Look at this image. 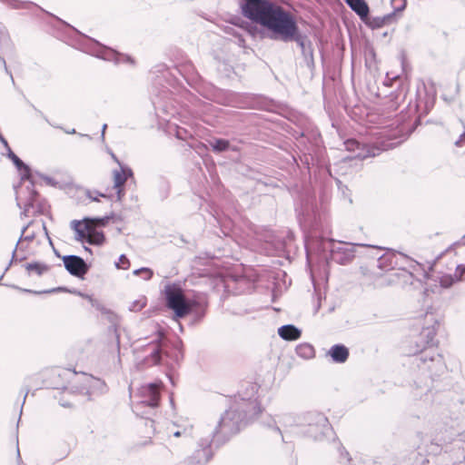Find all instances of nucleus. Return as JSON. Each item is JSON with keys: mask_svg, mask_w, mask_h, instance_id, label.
<instances>
[{"mask_svg": "<svg viewBox=\"0 0 465 465\" xmlns=\"http://www.w3.org/2000/svg\"><path fill=\"white\" fill-rule=\"evenodd\" d=\"M257 392L258 386L255 383H249L245 391H239L241 402H237L223 413L218 425L209 436L223 443L232 435L240 431L249 420L261 413L262 408L257 401Z\"/></svg>", "mask_w": 465, "mask_h": 465, "instance_id": "nucleus-1", "label": "nucleus"}, {"mask_svg": "<svg viewBox=\"0 0 465 465\" xmlns=\"http://www.w3.org/2000/svg\"><path fill=\"white\" fill-rule=\"evenodd\" d=\"M240 7L242 15L265 28L272 40L278 35H290L293 29V15L272 1L246 0L241 2Z\"/></svg>", "mask_w": 465, "mask_h": 465, "instance_id": "nucleus-2", "label": "nucleus"}, {"mask_svg": "<svg viewBox=\"0 0 465 465\" xmlns=\"http://www.w3.org/2000/svg\"><path fill=\"white\" fill-rule=\"evenodd\" d=\"M426 319L431 324L422 328L415 341V349L411 350L410 353L415 356L413 363L417 365L420 373L426 378L434 381L445 372L446 364L442 355L434 347L439 322L432 313H427Z\"/></svg>", "mask_w": 465, "mask_h": 465, "instance_id": "nucleus-3", "label": "nucleus"}, {"mask_svg": "<svg viewBox=\"0 0 465 465\" xmlns=\"http://www.w3.org/2000/svg\"><path fill=\"white\" fill-rule=\"evenodd\" d=\"M6 156L13 162L16 169L20 172L22 181H28L25 190L16 192V204L23 209L22 214L30 216L42 211L39 199L40 195L35 189V182L30 167L25 164L12 150L8 148Z\"/></svg>", "mask_w": 465, "mask_h": 465, "instance_id": "nucleus-4", "label": "nucleus"}, {"mask_svg": "<svg viewBox=\"0 0 465 465\" xmlns=\"http://www.w3.org/2000/svg\"><path fill=\"white\" fill-rule=\"evenodd\" d=\"M166 307L173 312L175 319L184 318L200 303L195 300L186 298L179 283H167L163 291Z\"/></svg>", "mask_w": 465, "mask_h": 465, "instance_id": "nucleus-5", "label": "nucleus"}, {"mask_svg": "<svg viewBox=\"0 0 465 465\" xmlns=\"http://www.w3.org/2000/svg\"><path fill=\"white\" fill-rule=\"evenodd\" d=\"M305 437L321 441L327 438L332 428L328 418L322 412L307 411L299 416L297 423Z\"/></svg>", "mask_w": 465, "mask_h": 465, "instance_id": "nucleus-6", "label": "nucleus"}, {"mask_svg": "<svg viewBox=\"0 0 465 465\" xmlns=\"http://www.w3.org/2000/svg\"><path fill=\"white\" fill-rule=\"evenodd\" d=\"M137 400L133 401V411L136 415L144 417L151 411L159 405L160 401V383L150 382L142 385L136 395Z\"/></svg>", "mask_w": 465, "mask_h": 465, "instance_id": "nucleus-7", "label": "nucleus"}, {"mask_svg": "<svg viewBox=\"0 0 465 465\" xmlns=\"http://www.w3.org/2000/svg\"><path fill=\"white\" fill-rule=\"evenodd\" d=\"M144 355L136 354V363L141 369L157 365L163 357V346L160 342V336L148 342L143 349Z\"/></svg>", "mask_w": 465, "mask_h": 465, "instance_id": "nucleus-8", "label": "nucleus"}, {"mask_svg": "<svg viewBox=\"0 0 465 465\" xmlns=\"http://www.w3.org/2000/svg\"><path fill=\"white\" fill-rule=\"evenodd\" d=\"M393 144V143H382L381 146H377L374 144L360 143L356 140L352 139L347 140L344 143L346 150L354 153L352 157L359 159H365L379 155L381 152L390 149Z\"/></svg>", "mask_w": 465, "mask_h": 465, "instance_id": "nucleus-9", "label": "nucleus"}, {"mask_svg": "<svg viewBox=\"0 0 465 465\" xmlns=\"http://www.w3.org/2000/svg\"><path fill=\"white\" fill-rule=\"evenodd\" d=\"M91 41L93 43L91 54L96 56L97 58L108 62H113L114 64H119L122 63H128L134 64V62L131 56L120 54L114 49L103 45L95 40L92 39Z\"/></svg>", "mask_w": 465, "mask_h": 465, "instance_id": "nucleus-10", "label": "nucleus"}, {"mask_svg": "<svg viewBox=\"0 0 465 465\" xmlns=\"http://www.w3.org/2000/svg\"><path fill=\"white\" fill-rule=\"evenodd\" d=\"M362 244L338 242H333L331 248V259L336 263L346 265L352 262L355 257L356 248Z\"/></svg>", "mask_w": 465, "mask_h": 465, "instance_id": "nucleus-11", "label": "nucleus"}, {"mask_svg": "<svg viewBox=\"0 0 465 465\" xmlns=\"http://www.w3.org/2000/svg\"><path fill=\"white\" fill-rule=\"evenodd\" d=\"M213 440L211 436L200 439L193 453L186 459V465H206L213 458Z\"/></svg>", "mask_w": 465, "mask_h": 465, "instance_id": "nucleus-12", "label": "nucleus"}, {"mask_svg": "<svg viewBox=\"0 0 465 465\" xmlns=\"http://www.w3.org/2000/svg\"><path fill=\"white\" fill-rule=\"evenodd\" d=\"M63 262L66 271L73 276L84 278L88 272V265L85 261L77 255H65Z\"/></svg>", "mask_w": 465, "mask_h": 465, "instance_id": "nucleus-13", "label": "nucleus"}, {"mask_svg": "<svg viewBox=\"0 0 465 465\" xmlns=\"http://www.w3.org/2000/svg\"><path fill=\"white\" fill-rule=\"evenodd\" d=\"M114 188L116 190V197L121 201L124 195V183L126 180L133 176V171L127 166L121 165L120 170H114Z\"/></svg>", "mask_w": 465, "mask_h": 465, "instance_id": "nucleus-14", "label": "nucleus"}, {"mask_svg": "<svg viewBox=\"0 0 465 465\" xmlns=\"http://www.w3.org/2000/svg\"><path fill=\"white\" fill-rule=\"evenodd\" d=\"M292 22H293L294 26H293V29L292 28L291 35L288 36H283L282 35H278L274 40H280L284 43L296 42L302 49H304L305 37L302 36V34L300 33L299 27H298V25H297V22H296V19L294 16L292 17Z\"/></svg>", "mask_w": 465, "mask_h": 465, "instance_id": "nucleus-15", "label": "nucleus"}, {"mask_svg": "<svg viewBox=\"0 0 465 465\" xmlns=\"http://www.w3.org/2000/svg\"><path fill=\"white\" fill-rule=\"evenodd\" d=\"M327 355L331 358L333 362L343 363L349 358V350L343 344H335L329 349Z\"/></svg>", "mask_w": 465, "mask_h": 465, "instance_id": "nucleus-16", "label": "nucleus"}, {"mask_svg": "<svg viewBox=\"0 0 465 465\" xmlns=\"http://www.w3.org/2000/svg\"><path fill=\"white\" fill-rule=\"evenodd\" d=\"M166 434L168 438L173 436L175 438H183V440L191 439L193 436V427L192 426H179L175 423L167 427Z\"/></svg>", "mask_w": 465, "mask_h": 465, "instance_id": "nucleus-17", "label": "nucleus"}, {"mask_svg": "<svg viewBox=\"0 0 465 465\" xmlns=\"http://www.w3.org/2000/svg\"><path fill=\"white\" fill-rule=\"evenodd\" d=\"M348 6L355 12L362 21L368 19L370 8L365 0H344Z\"/></svg>", "mask_w": 465, "mask_h": 465, "instance_id": "nucleus-18", "label": "nucleus"}, {"mask_svg": "<svg viewBox=\"0 0 465 465\" xmlns=\"http://www.w3.org/2000/svg\"><path fill=\"white\" fill-rule=\"evenodd\" d=\"M85 229L87 233L84 242L94 245H102L104 242L105 236L103 232L94 229L88 222L85 223Z\"/></svg>", "mask_w": 465, "mask_h": 465, "instance_id": "nucleus-19", "label": "nucleus"}, {"mask_svg": "<svg viewBox=\"0 0 465 465\" xmlns=\"http://www.w3.org/2000/svg\"><path fill=\"white\" fill-rule=\"evenodd\" d=\"M279 336L285 341H296L302 335V331L292 324L282 325L278 329Z\"/></svg>", "mask_w": 465, "mask_h": 465, "instance_id": "nucleus-20", "label": "nucleus"}, {"mask_svg": "<svg viewBox=\"0 0 465 465\" xmlns=\"http://www.w3.org/2000/svg\"><path fill=\"white\" fill-rule=\"evenodd\" d=\"M25 268L29 275L35 274L37 276L43 275L49 270L47 264L40 262H28L25 265Z\"/></svg>", "mask_w": 465, "mask_h": 465, "instance_id": "nucleus-21", "label": "nucleus"}, {"mask_svg": "<svg viewBox=\"0 0 465 465\" xmlns=\"http://www.w3.org/2000/svg\"><path fill=\"white\" fill-rule=\"evenodd\" d=\"M70 226L75 232V240L84 242L87 233L84 220H73Z\"/></svg>", "mask_w": 465, "mask_h": 465, "instance_id": "nucleus-22", "label": "nucleus"}, {"mask_svg": "<svg viewBox=\"0 0 465 465\" xmlns=\"http://www.w3.org/2000/svg\"><path fill=\"white\" fill-rule=\"evenodd\" d=\"M296 354L305 360L312 359L315 355V350L310 343H301L296 346Z\"/></svg>", "mask_w": 465, "mask_h": 465, "instance_id": "nucleus-23", "label": "nucleus"}, {"mask_svg": "<svg viewBox=\"0 0 465 465\" xmlns=\"http://www.w3.org/2000/svg\"><path fill=\"white\" fill-rule=\"evenodd\" d=\"M394 17V13L388 14L381 17H372L366 19L364 22L371 26V28H380L384 25L390 23V21Z\"/></svg>", "mask_w": 465, "mask_h": 465, "instance_id": "nucleus-24", "label": "nucleus"}, {"mask_svg": "<svg viewBox=\"0 0 465 465\" xmlns=\"http://www.w3.org/2000/svg\"><path fill=\"white\" fill-rule=\"evenodd\" d=\"M210 146L212 147L213 151L215 153H223L229 149L230 143L228 140L222 139V138H215L213 140H211L209 142Z\"/></svg>", "mask_w": 465, "mask_h": 465, "instance_id": "nucleus-25", "label": "nucleus"}, {"mask_svg": "<svg viewBox=\"0 0 465 465\" xmlns=\"http://www.w3.org/2000/svg\"><path fill=\"white\" fill-rule=\"evenodd\" d=\"M27 228H28V225H25V226H24V227H23L22 234H21V236H20L19 240L17 241V242H16V244H15V250H14V251H13V252H12V259H11V261H10V262H9L8 266L5 268V272H6V271L9 269V267H10V266H11V264H12V262H14V260H15V258L16 249H17V247H18L19 242H20L23 239H24V240H25V241H32V240L35 238V235H34V234L26 235V236H25V237H24V233L25 232V231L27 230Z\"/></svg>", "mask_w": 465, "mask_h": 465, "instance_id": "nucleus-26", "label": "nucleus"}, {"mask_svg": "<svg viewBox=\"0 0 465 465\" xmlns=\"http://www.w3.org/2000/svg\"><path fill=\"white\" fill-rule=\"evenodd\" d=\"M279 422L284 424L285 426H298L299 416L295 417L291 413H285L279 417Z\"/></svg>", "mask_w": 465, "mask_h": 465, "instance_id": "nucleus-27", "label": "nucleus"}, {"mask_svg": "<svg viewBox=\"0 0 465 465\" xmlns=\"http://www.w3.org/2000/svg\"><path fill=\"white\" fill-rule=\"evenodd\" d=\"M170 193V184L167 181L161 179L159 182V199L163 201L168 198Z\"/></svg>", "mask_w": 465, "mask_h": 465, "instance_id": "nucleus-28", "label": "nucleus"}, {"mask_svg": "<svg viewBox=\"0 0 465 465\" xmlns=\"http://www.w3.org/2000/svg\"><path fill=\"white\" fill-rule=\"evenodd\" d=\"M458 280L453 274H444L440 278V284L443 288H450L451 287L455 282H457Z\"/></svg>", "mask_w": 465, "mask_h": 465, "instance_id": "nucleus-29", "label": "nucleus"}, {"mask_svg": "<svg viewBox=\"0 0 465 465\" xmlns=\"http://www.w3.org/2000/svg\"><path fill=\"white\" fill-rule=\"evenodd\" d=\"M133 273L134 275L141 276L145 281H149L153 275V272L147 267L136 269L133 272Z\"/></svg>", "mask_w": 465, "mask_h": 465, "instance_id": "nucleus-30", "label": "nucleus"}, {"mask_svg": "<svg viewBox=\"0 0 465 465\" xmlns=\"http://www.w3.org/2000/svg\"><path fill=\"white\" fill-rule=\"evenodd\" d=\"M5 4L14 9L25 8L27 5H32L31 2H23L20 0H5Z\"/></svg>", "mask_w": 465, "mask_h": 465, "instance_id": "nucleus-31", "label": "nucleus"}, {"mask_svg": "<svg viewBox=\"0 0 465 465\" xmlns=\"http://www.w3.org/2000/svg\"><path fill=\"white\" fill-rule=\"evenodd\" d=\"M146 305V299L144 297L132 302L129 309L132 312H140Z\"/></svg>", "mask_w": 465, "mask_h": 465, "instance_id": "nucleus-32", "label": "nucleus"}, {"mask_svg": "<svg viewBox=\"0 0 465 465\" xmlns=\"http://www.w3.org/2000/svg\"><path fill=\"white\" fill-rule=\"evenodd\" d=\"M110 218H111L110 216H104V217H99V218H89V217H86V218L84 219V223L88 222L89 223H92V222H96V223H99V225L105 226L108 223Z\"/></svg>", "mask_w": 465, "mask_h": 465, "instance_id": "nucleus-33", "label": "nucleus"}, {"mask_svg": "<svg viewBox=\"0 0 465 465\" xmlns=\"http://www.w3.org/2000/svg\"><path fill=\"white\" fill-rule=\"evenodd\" d=\"M455 277L457 278L458 282H461L465 280V264H459L456 267Z\"/></svg>", "mask_w": 465, "mask_h": 465, "instance_id": "nucleus-34", "label": "nucleus"}, {"mask_svg": "<svg viewBox=\"0 0 465 465\" xmlns=\"http://www.w3.org/2000/svg\"><path fill=\"white\" fill-rule=\"evenodd\" d=\"M85 195L89 199H91L92 201H94V202L98 201V197L108 198V196L106 194L100 193L97 191H91V190H86Z\"/></svg>", "mask_w": 465, "mask_h": 465, "instance_id": "nucleus-35", "label": "nucleus"}, {"mask_svg": "<svg viewBox=\"0 0 465 465\" xmlns=\"http://www.w3.org/2000/svg\"><path fill=\"white\" fill-rule=\"evenodd\" d=\"M130 265V262L124 254H121L119 257V262L115 263L116 268L118 269H127Z\"/></svg>", "mask_w": 465, "mask_h": 465, "instance_id": "nucleus-36", "label": "nucleus"}, {"mask_svg": "<svg viewBox=\"0 0 465 465\" xmlns=\"http://www.w3.org/2000/svg\"><path fill=\"white\" fill-rule=\"evenodd\" d=\"M392 5H394L395 12H401L406 7L405 0H392Z\"/></svg>", "mask_w": 465, "mask_h": 465, "instance_id": "nucleus-37", "label": "nucleus"}, {"mask_svg": "<svg viewBox=\"0 0 465 465\" xmlns=\"http://www.w3.org/2000/svg\"><path fill=\"white\" fill-rule=\"evenodd\" d=\"M35 174L42 178L48 185L55 186L57 184V182H55L52 177L46 176L38 172H35Z\"/></svg>", "mask_w": 465, "mask_h": 465, "instance_id": "nucleus-38", "label": "nucleus"}, {"mask_svg": "<svg viewBox=\"0 0 465 465\" xmlns=\"http://www.w3.org/2000/svg\"><path fill=\"white\" fill-rule=\"evenodd\" d=\"M0 62L2 63L3 66H4V69H5V72L9 74L10 78H11V81L12 83L15 84V80H14V77H13V74L12 73L9 71L7 65H6V62L5 60V58L3 56L0 55Z\"/></svg>", "mask_w": 465, "mask_h": 465, "instance_id": "nucleus-39", "label": "nucleus"}, {"mask_svg": "<svg viewBox=\"0 0 465 465\" xmlns=\"http://www.w3.org/2000/svg\"><path fill=\"white\" fill-rule=\"evenodd\" d=\"M339 453L341 458H345L349 462L351 461V457L349 452L345 450L344 447L341 446L339 448Z\"/></svg>", "mask_w": 465, "mask_h": 465, "instance_id": "nucleus-40", "label": "nucleus"}, {"mask_svg": "<svg viewBox=\"0 0 465 465\" xmlns=\"http://www.w3.org/2000/svg\"><path fill=\"white\" fill-rule=\"evenodd\" d=\"M457 147H462L465 145V131L460 134V138L454 143Z\"/></svg>", "mask_w": 465, "mask_h": 465, "instance_id": "nucleus-41", "label": "nucleus"}, {"mask_svg": "<svg viewBox=\"0 0 465 465\" xmlns=\"http://www.w3.org/2000/svg\"><path fill=\"white\" fill-rule=\"evenodd\" d=\"M83 378L84 380V386L83 389H87L90 386V382L94 381V378L86 374H84Z\"/></svg>", "mask_w": 465, "mask_h": 465, "instance_id": "nucleus-42", "label": "nucleus"}, {"mask_svg": "<svg viewBox=\"0 0 465 465\" xmlns=\"http://www.w3.org/2000/svg\"><path fill=\"white\" fill-rule=\"evenodd\" d=\"M417 387L420 388L421 391L420 393H416L415 396H418L419 394H421L423 392L427 393L428 391H430V385L427 382H425L423 386L417 385Z\"/></svg>", "mask_w": 465, "mask_h": 465, "instance_id": "nucleus-43", "label": "nucleus"}, {"mask_svg": "<svg viewBox=\"0 0 465 465\" xmlns=\"http://www.w3.org/2000/svg\"><path fill=\"white\" fill-rule=\"evenodd\" d=\"M275 424H276V421L272 419L271 423H269L268 426L273 428L281 436H282L280 428L278 426H276ZM282 440H284L283 437H282Z\"/></svg>", "mask_w": 465, "mask_h": 465, "instance_id": "nucleus-44", "label": "nucleus"}, {"mask_svg": "<svg viewBox=\"0 0 465 465\" xmlns=\"http://www.w3.org/2000/svg\"><path fill=\"white\" fill-rule=\"evenodd\" d=\"M185 134H186V132H185V130H184V129H183V128H179V129H177V131H176V137H177L178 139H182V140H183V139H185V135H184Z\"/></svg>", "mask_w": 465, "mask_h": 465, "instance_id": "nucleus-45", "label": "nucleus"}, {"mask_svg": "<svg viewBox=\"0 0 465 465\" xmlns=\"http://www.w3.org/2000/svg\"><path fill=\"white\" fill-rule=\"evenodd\" d=\"M79 295L84 296V294H82L81 292H79ZM84 297H86L90 300L93 306H96L97 309H100V304L96 301L93 300L92 297H90L88 295H84Z\"/></svg>", "mask_w": 465, "mask_h": 465, "instance_id": "nucleus-46", "label": "nucleus"}, {"mask_svg": "<svg viewBox=\"0 0 465 465\" xmlns=\"http://www.w3.org/2000/svg\"><path fill=\"white\" fill-rule=\"evenodd\" d=\"M111 154H112V158L114 160V162H116L119 164V166L121 167V165H123V164L120 163V161L115 156V154L114 153H111Z\"/></svg>", "mask_w": 465, "mask_h": 465, "instance_id": "nucleus-47", "label": "nucleus"}, {"mask_svg": "<svg viewBox=\"0 0 465 465\" xmlns=\"http://www.w3.org/2000/svg\"><path fill=\"white\" fill-rule=\"evenodd\" d=\"M116 347H117V351H120V338H119L118 334H116Z\"/></svg>", "mask_w": 465, "mask_h": 465, "instance_id": "nucleus-48", "label": "nucleus"}, {"mask_svg": "<svg viewBox=\"0 0 465 465\" xmlns=\"http://www.w3.org/2000/svg\"><path fill=\"white\" fill-rule=\"evenodd\" d=\"M464 239H465V235L462 237V240H460V241H459V242H455V243H454V245H462V244H465V241H464Z\"/></svg>", "mask_w": 465, "mask_h": 465, "instance_id": "nucleus-49", "label": "nucleus"}, {"mask_svg": "<svg viewBox=\"0 0 465 465\" xmlns=\"http://www.w3.org/2000/svg\"><path fill=\"white\" fill-rule=\"evenodd\" d=\"M198 319H202L204 315V311L196 313Z\"/></svg>", "mask_w": 465, "mask_h": 465, "instance_id": "nucleus-50", "label": "nucleus"}, {"mask_svg": "<svg viewBox=\"0 0 465 465\" xmlns=\"http://www.w3.org/2000/svg\"><path fill=\"white\" fill-rule=\"evenodd\" d=\"M107 128V124H104L102 127V137L104 138V132H105V129Z\"/></svg>", "mask_w": 465, "mask_h": 465, "instance_id": "nucleus-51", "label": "nucleus"}, {"mask_svg": "<svg viewBox=\"0 0 465 465\" xmlns=\"http://www.w3.org/2000/svg\"><path fill=\"white\" fill-rule=\"evenodd\" d=\"M401 255H402L404 258H406V259H409V260H410V258H409L407 255H405V254H403V253H401ZM411 262H413V263H416L417 265H420L417 262H415V261H413V260H411Z\"/></svg>", "mask_w": 465, "mask_h": 465, "instance_id": "nucleus-52", "label": "nucleus"}, {"mask_svg": "<svg viewBox=\"0 0 465 465\" xmlns=\"http://www.w3.org/2000/svg\"><path fill=\"white\" fill-rule=\"evenodd\" d=\"M67 134H76L75 132V129H71V130H68V131H65Z\"/></svg>", "mask_w": 465, "mask_h": 465, "instance_id": "nucleus-53", "label": "nucleus"}, {"mask_svg": "<svg viewBox=\"0 0 465 465\" xmlns=\"http://www.w3.org/2000/svg\"><path fill=\"white\" fill-rule=\"evenodd\" d=\"M153 104L154 105L155 110H158V105H157L158 102L153 101Z\"/></svg>", "mask_w": 465, "mask_h": 465, "instance_id": "nucleus-54", "label": "nucleus"}, {"mask_svg": "<svg viewBox=\"0 0 465 465\" xmlns=\"http://www.w3.org/2000/svg\"><path fill=\"white\" fill-rule=\"evenodd\" d=\"M80 135H81V136H84V137H86V138H88V139H91V136H90L89 134H80Z\"/></svg>", "mask_w": 465, "mask_h": 465, "instance_id": "nucleus-55", "label": "nucleus"}, {"mask_svg": "<svg viewBox=\"0 0 465 465\" xmlns=\"http://www.w3.org/2000/svg\"><path fill=\"white\" fill-rule=\"evenodd\" d=\"M102 311H103L104 313H110V314H112L108 310H105V309L104 310V309H103Z\"/></svg>", "mask_w": 465, "mask_h": 465, "instance_id": "nucleus-56", "label": "nucleus"}, {"mask_svg": "<svg viewBox=\"0 0 465 465\" xmlns=\"http://www.w3.org/2000/svg\"><path fill=\"white\" fill-rule=\"evenodd\" d=\"M27 394H28V391L25 392V397H24V401H25L26 397H27Z\"/></svg>", "mask_w": 465, "mask_h": 465, "instance_id": "nucleus-57", "label": "nucleus"}, {"mask_svg": "<svg viewBox=\"0 0 465 465\" xmlns=\"http://www.w3.org/2000/svg\"><path fill=\"white\" fill-rule=\"evenodd\" d=\"M84 250L91 252V249L88 247H84Z\"/></svg>", "mask_w": 465, "mask_h": 465, "instance_id": "nucleus-58", "label": "nucleus"}, {"mask_svg": "<svg viewBox=\"0 0 465 465\" xmlns=\"http://www.w3.org/2000/svg\"><path fill=\"white\" fill-rule=\"evenodd\" d=\"M114 318H115V315H113V314H112V318L110 319V320H111V322H114Z\"/></svg>", "mask_w": 465, "mask_h": 465, "instance_id": "nucleus-59", "label": "nucleus"}, {"mask_svg": "<svg viewBox=\"0 0 465 465\" xmlns=\"http://www.w3.org/2000/svg\"><path fill=\"white\" fill-rule=\"evenodd\" d=\"M24 291L26 292H32L31 290H24Z\"/></svg>", "mask_w": 465, "mask_h": 465, "instance_id": "nucleus-60", "label": "nucleus"}, {"mask_svg": "<svg viewBox=\"0 0 465 465\" xmlns=\"http://www.w3.org/2000/svg\"><path fill=\"white\" fill-rule=\"evenodd\" d=\"M5 272L0 276V281L3 279Z\"/></svg>", "mask_w": 465, "mask_h": 465, "instance_id": "nucleus-61", "label": "nucleus"}, {"mask_svg": "<svg viewBox=\"0 0 465 465\" xmlns=\"http://www.w3.org/2000/svg\"><path fill=\"white\" fill-rule=\"evenodd\" d=\"M104 391H106V384L105 383L104 384Z\"/></svg>", "mask_w": 465, "mask_h": 465, "instance_id": "nucleus-62", "label": "nucleus"}, {"mask_svg": "<svg viewBox=\"0 0 465 465\" xmlns=\"http://www.w3.org/2000/svg\"><path fill=\"white\" fill-rule=\"evenodd\" d=\"M1 1H2L3 3H5V0H1Z\"/></svg>", "mask_w": 465, "mask_h": 465, "instance_id": "nucleus-63", "label": "nucleus"}, {"mask_svg": "<svg viewBox=\"0 0 465 465\" xmlns=\"http://www.w3.org/2000/svg\"><path fill=\"white\" fill-rule=\"evenodd\" d=\"M246 0H242V2H245Z\"/></svg>", "mask_w": 465, "mask_h": 465, "instance_id": "nucleus-64", "label": "nucleus"}]
</instances>
